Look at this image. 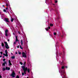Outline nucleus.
Wrapping results in <instances>:
<instances>
[{"label":"nucleus","mask_w":78,"mask_h":78,"mask_svg":"<svg viewBox=\"0 0 78 78\" xmlns=\"http://www.w3.org/2000/svg\"><path fill=\"white\" fill-rule=\"evenodd\" d=\"M62 78H64V76H63H63H62Z\"/></svg>","instance_id":"obj_50"},{"label":"nucleus","mask_w":78,"mask_h":78,"mask_svg":"<svg viewBox=\"0 0 78 78\" xmlns=\"http://www.w3.org/2000/svg\"><path fill=\"white\" fill-rule=\"evenodd\" d=\"M25 64H26V62H25L23 64L24 66H22V68L23 69V68L24 67V69H25Z\"/></svg>","instance_id":"obj_8"},{"label":"nucleus","mask_w":78,"mask_h":78,"mask_svg":"<svg viewBox=\"0 0 78 78\" xmlns=\"http://www.w3.org/2000/svg\"><path fill=\"white\" fill-rule=\"evenodd\" d=\"M1 45L2 47H4V46H5V45L2 42V43H1Z\"/></svg>","instance_id":"obj_15"},{"label":"nucleus","mask_w":78,"mask_h":78,"mask_svg":"<svg viewBox=\"0 0 78 78\" xmlns=\"http://www.w3.org/2000/svg\"><path fill=\"white\" fill-rule=\"evenodd\" d=\"M3 55L5 56H6V57H7V56H8V55H6V54H3Z\"/></svg>","instance_id":"obj_16"},{"label":"nucleus","mask_w":78,"mask_h":78,"mask_svg":"<svg viewBox=\"0 0 78 78\" xmlns=\"http://www.w3.org/2000/svg\"><path fill=\"white\" fill-rule=\"evenodd\" d=\"M19 73H20V71H19Z\"/></svg>","instance_id":"obj_51"},{"label":"nucleus","mask_w":78,"mask_h":78,"mask_svg":"<svg viewBox=\"0 0 78 78\" xmlns=\"http://www.w3.org/2000/svg\"><path fill=\"white\" fill-rule=\"evenodd\" d=\"M8 41L9 42V40L8 39Z\"/></svg>","instance_id":"obj_47"},{"label":"nucleus","mask_w":78,"mask_h":78,"mask_svg":"<svg viewBox=\"0 0 78 78\" xmlns=\"http://www.w3.org/2000/svg\"><path fill=\"white\" fill-rule=\"evenodd\" d=\"M5 36H8V30H6L5 31Z\"/></svg>","instance_id":"obj_7"},{"label":"nucleus","mask_w":78,"mask_h":78,"mask_svg":"<svg viewBox=\"0 0 78 78\" xmlns=\"http://www.w3.org/2000/svg\"><path fill=\"white\" fill-rule=\"evenodd\" d=\"M1 57H2V55L0 56V58H1Z\"/></svg>","instance_id":"obj_43"},{"label":"nucleus","mask_w":78,"mask_h":78,"mask_svg":"<svg viewBox=\"0 0 78 78\" xmlns=\"http://www.w3.org/2000/svg\"><path fill=\"white\" fill-rule=\"evenodd\" d=\"M48 29H50V27H48Z\"/></svg>","instance_id":"obj_40"},{"label":"nucleus","mask_w":78,"mask_h":78,"mask_svg":"<svg viewBox=\"0 0 78 78\" xmlns=\"http://www.w3.org/2000/svg\"><path fill=\"white\" fill-rule=\"evenodd\" d=\"M5 60H6V59L4 58V59H3V61H5Z\"/></svg>","instance_id":"obj_33"},{"label":"nucleus","mask_w":78,"mask_h":78,"mask_svg":"<svg viewBox=\"0 0 78 78\" xmlns=\"http://www.w3.org/2000/svg\"><path fill=\"white\" fill-rule=\"evenodd\" d=\"M50 25L51 27H53V24L51 23L50 24Z\"/></svg>","instance_id":"obj_21"},{"label":"nucleus","mask_w":78,"mask_h":78,"mask_svg":"<svg viewBox=\"0 0 78 78\" xmlns=\"http://www.w3.org/2000/svg\"><path fill=\"white\" fill-rule=\"evenodd\" d=\"M4 20L6 22H7V23H9L10 22L9 21V19L8 18H5Z\"/></svg>","instance_id":"obj_4"},{"label":"nucleus","mask_w":78,"mask_h":78,"mask_svg":"<svg viewBox=\"0 0 78 78\" xmlns=\"http://www.w3.org/2000/svg\"><path fill=\"white\" fill-rule=\"evenodd\" d=\"M21 43L22 45H23V41H22V40H21Z\"/></svg>","instance_id":"obj_20"},{"label":"nucleus","mask_w":78,"mask_h":78,"mask_svg":"<svg viewBox=\"0 0 78 78\" xmlns=\"http://www.w3.org/2000/svg\"><path fill=\"white\" fill-rule=\"evenodd\" d=\"M13 34H14V33Z\"/></svg>","instance_id":"obj_54"},{"label":"nucleus","mask_w":78,"mask_h":78,"mask_svg":"<svg viewBox=\"0 0 78 78\" xmlns=\"http://www.w3.org/2000/svg\"><path fill=\"white\" fill-rule=\"evenodd\" d=\"M23 57H24V58H27V55L25 54V53L23 52L22 53Z\"/></svg>","instance_id":"obj_6"},{"label":"nucleus","mask_w":78,"mask_h":78,"mask_svg":"<svg viewBox=\"0 0 78 78\" xmlns=\"http://www.w3.org/2000/svg\"><path fill=\"white\" fill-rule=\"evenodd\" d=\"M0 53H1V55H2V54H3V52H0Z\"/></svg>","instance_id":"obj_31"},{"label":"nucleus","mask_w":78,"mask_h":78,"mask_svg":"<svg viewBox=\"0 0 78 78\" xmlns=\"http://www.w3.org/2000/svg\"><path fill=\"white\" fill-rule=\"evenodd\" d=\"M23 69L24 71V72L25 74H26V72L27 71V67H26L25 68H24L23 67Z\"/></svg>","instance_id":"obj_3"},{"label":"nucleus","mask_w":78,"mask_h":78,"mask_svg":"<svg viewBox=\"0 0 78 78\" xmlns=\"http://www.w3.org/2000/svg\"><path fill=\"white\" fill-rule=\"evenodd\" d=\"M2 78V76H1V75H0V78Z\"/></svg>","instance_id":"obj_44"},{"label":"nucleus","mask_w":78,"mask_h":78,"mask_svg":"<svg viewBox=\"0 0 78 78\" xmlns=\"http://www.w3.org/2000/svg\"><path fill=\"white\" fill-rule=\"evenodd\" d=\"M64 64V61H62L61 62V65H63Z\"/></svg>","instance_id":"obj_18"},{"label":"nucleus","mask_w":78,"mask_h":78,"mask_svg":"<svg viewBox=\"0 0 78 78\" xmlns=\"http://www.w3.org/2000/svg\"><path fill=\"white\" fill-rule=\"evenodd\" d=\"M53 5H55V4H53Z\"/></svg>","instance_id":"obj_53"},{"label":"nucleus","mask_w":78,"mask_h":78,"mask_svg":"<svg viewBox=\"0 0 78 78\" xmlns=\"http://www.w3.org/2000/svg\"><path fill=\"white\" fill-rule=\"evenodd\" d=\"M9 66H12V63H11V60H9Z\"/></svg>","instance_id":"obj_12"},{"label":"nucleus","mask_w":78,"mask_h":78,"mask_svg":"<svg viewBox=\"0 0 78 78\" xmlns=\"http://www.w3.org/2000/svg\"><path fill=\"white\" fill-rule=\"evenodd\" d=\"M18 33H19V34H20V32L18 31Z\"/></svg>","instance_id":"obj_38"},{"label":"nucleus","mask_w":78,"mask_h":78,"mask_svg":"<svg viewBox=\"0 0 78 78\" xmlns=\"http://www.w3.org/2000/svg\"><path fill=\"white\" fill-rule=\"evenodd\" d=\"M65 67H66V68L67 69V66H66Z\"/></svg>","instance_id":"obj_46"},{"label":"nucleus","mask_w":78,"mask_h":78,"mask_svg":"<svg viewBox=\"0 0 78 78\" xmlns=\"http://www.w3.org/2000/svg\"><path fill=\"white\" fill-rule=\"evenodd\" d=\"M4 43L5 44V47L6 48H7V49H8V48H9V46H8V44L7 42L5 41Z\"/></svg>","instance_id":"obj_1"},{"label":"nucleus","mask_w":78,"mask_h":78,"mask_svg":"<svg viewBox=\"0 0 78 78\" xmlns=\"http://www.w3.org/2000/svg\"><path fill=\"white\" fill-rule=\"evenodd\" d=\"M5 69L6 70H10V68L9 67H5Z\"/></svg>","instance_id":"obj_11"},{"label":"nucleus","mask_w":78,"mask_h":78,"mask_svg":"<svg viewBox=\"0 0 78 78\" xmlns=\"http://www.w3.org/2000/svg\"><path fill=\"white\" fill-rule=\"evenodd\" d=\"M16 75V73L15 72H14V71H13L12 72V73L11 74V75L10 76H12V78H14L15 77V75Z\"/></svg>","instance_id":"obj_2"},{"label":"nucleus","mask_w":78,"mask_h":78,"mask_svg":"<svg viewBox=\"0 0 78 78\" xmlns=\"http://www.w3.org/2000/svg\"><path fill=\"white\" fill-rule=\"evenodd\" d=\"M20 46L21 49H23V48H22V47L21 46V45H20Z\"/></svg>","instance_id":"obj_26"},{"label":"nucleus","mask_w":78,"mask_h":78,"mask_svg":"<svg viewBox=\"0 0 78 78\" xmlns=\"http://www.w3.org/2000/svg\"><path fill=\"white\" fill-rule=\"evenodd\" d=\"M19 76L18 75L16 76V78H19Z\"/></svg>","instance_id":"obj_27"},{"label":"nucleus","mask_w":78,"mask_h":78,"mask_svg":"<svg viewBox=\"0 0 78 78\" xmlns=\"http://www.w3.org/2000/svg\"><path fill=\"white\" fill-rule=\"evenodd\" d=\"M64 69V66H62V69Z\"/></svg>","instance_id":"obj_28"},{"label":"nucleus","mask_w":78,"mask_h":78,"mask_svg":"<svg viewBox=\"0 0 78 78\" xmlns=\"http://www.w3.org/2000/svg\"><path fill=\"white\" fill-rule=\"evenodd\" d=\"M12 59H15V56L14 55H13L11 57Z\"/></svg>","instance_id":"obj_17"},{"label":"nucleus","mask_w":78,"mask_h":78,"mask_svg":"<svg viewBox=\"0 0 78 78\" xmlns=\"http://www.w3.org/2000/svg\"><path fill=\"white\" fill-rule=\"evenodd\" d=\"M3 71H5V70H6V69L5 68V67L3 68Z\"/></svg>","instance_id":"obj_22"},{"label":"nucleus","mask_w":78,"mask_h":78,"mask_svg":"<svg viewBox=\"0 0 78 78\" xmlns=\"http://www.w3.org/2000/svg\"><path fill=\"white\" fill-rule=\"evenodd\" d=\"M61 72L62 73V75H63L64 77V78H67V77H66V75H64V74H65V73H66L65 72H64V70L62 71Z\"/></svg>","instance_id":"obj_5"},{"label":"nucleus","mask_w":78,"mask_h":78,"mask_svg":"<svg viewBox=\"0 0 78 78\" xmlns=\"http://www.w3.org/2000/svg\"><path fill=\"white\" fill-rule=\"evenodd\" d=\"M20 64H21V65H23V63L21 62H20Z\"/></svg>","instance_id":"obj_24"},{"label":"nucleus","mask_w":78,"mask_h":78,"mask_svg":"<svg viewBox=\"0 0 78 78\" xmlns=\"http://www.w3.org/2000/svg\"><path fill=\"white\" fill-rule=\"evenodd\" d=\"M15 53H16V55H17V52H15Z\"/></svg>","instance_id":"obj_41"},{"label":"nucleus","mask_w":78,"mask_h":78,"mask_svg":"<svg viewBox=\"0 0 78 78\" xmlns=\"http://www.w3.org/2000/svg\"><path fill=\"white\" fill-rule=\"evenodd\" d=\"M16 42H17V41H19V40H18V37L17 36H16V40L15 41Z\"/></svg>","instance_id":"obj_9"},{"label":"nucleus","mask_w":78,"mask_h":78,"mask_svg":"<svg viewBox=\"0 0 78 78\" xmlns=\"http://www.w3.org/2000/svg\"><path fill=\"white\" fill-rule=\"evenodd\" d=\"M17 48H19V45L17 46Z\"/></svg>","instance_id":"obj_35"},{"label":"nucleus","mask_w":78,"mask_h":78,"mask_svg":"<svg viewBox=\"0 0 78 78\" xmlns=\"http://www.w3.org/2000/svg\"><path fill=\"white\" fill-rule=\"evenodd\" d=\"M27 72L28 73H30V70L29 68H27Z\"/></svg>","instance_id":"obj_13"},{"label":"nucleus","mask_w":78,"mask_h":78,"mask_svg":"<svg viewBox=\"0 0 78 78\" xmlns=\"http://www.w3.org/2000/svg\"><path fill=\"white\" fill-rule=\"evenodd\" d=\"M10 20L11 22H13V21H14V19L12 18L10 19Z\"/></svg>","instance_id":"obj_14"},{"label":"nucleus","mask_w":78,"mask_h":78,"mask_svg":"<svg viewBox=\"0 0 78 78\" xmlns=\"http://www.w3.org/2000/svg\"><path fill=\"white\" fill-rule=\"evenodd\" d=\"M55 11H56V10H55Z\"/></svg>","instance_id":"obj_55"},{"label":"nucleus","mask_w":78,"mask_h":78,"mask_svg":"<svg viewBox=\"0 0 78 78\" xmlns=\"http://www.w3.org/2000/svg\"><path fill=\"white\" fill-rule=\"evenodd\" d=\"M6 9H8V8H6Z\"/></svg>","instance_id":"obj_42"},{"label":"nucleus","mask_w":78,"mask_h":78,"mask_svg":"<svg viewBox=\"0 0 78 78\" xmlns=\"http://www.w3.org/2000/svg\"><path fill=\"white\" fill-rule=\"evenodd\" d=\"M2 6H3V7H5V5H3Z\"/></svg>","instance_id":"obj_48"},{"label":"nucleus","mask_w":78,"mask_h":78,"mask_svg":"<svg viewBox=\"0 0 78 78\" xmlns=\"http://www.w3.org/2000/svg\"><path fill=\"white\" fill-rule=\"evenodd\" d=\"M54 35H56V33H54Z\"/></svg>","instance_id":"obj_32"},{"label":"nucleus","mask_w":78,"mask_h":78,"mask_svg":"<svg viewBox=\"0 0 78 78\" xmlns=\"http://www.w3.org/2000/svg\"><path fill=\"white\" fill-rule=\"evenodd\" d=\"M5 53L6 55H8V52H7V50H5Z\"/></svg>","instance_id":"obj_19"},{"label":"nucleus","mask_w":78,"mask_h":78,"mask_svg":"<svg viewBox=\"0 0 78 78\" xmlns=\"http://www.w3.org/2000/svg\"><path fill=\"white\" fill-rule=\"evenodd\" d=\"M5 58V56H3V58Z\"/></svg>","instance_id":"obj_45"},{"label":"nucleus","mask_w":78,"mask_h":78,"mask_svg":"<svg viewBox=\"0 0 78 78\" xmlns=\"http://www.w3.org/2000/svg\"><path fill=\"white\" fill-rule=\"evenodd\" d=\"M16 44V42H14V44Z\"/></svg>","instance_id":"obj_37"},{"label":"nucleus","mask_w":78,"mask_h":78,"mask_svg":"<svg viewBox=\"0 0 78 78\" xmlns=\"http://www.w3.org/2000/svg\"><path fill=\"white\" fill-rule=\"evenodd\" d=\"M4 12H6V10L5 9H4L3 10Z\"/></svg>","instance_id":"obj_23"},{"label":"nucleus","mask_w":78,"mask_h":78,"mask_svg":"<svg viewBox=\"0 0 78 78\" xmlns=\"http://www.w3.org/2000/svg\"><path fill=\"white\" fill-rule=\"evenodd\" d=\"M55 3H57L58 2V1H56V0H55Z\"/></svg>","instance_id":"obj_29"},{"label":"nucleus","mask_w":78,"mask_h":78,"mask_svg":"<svg viewBox=\"0 0 78 78\" xmlns=\"http://www.w3.org/2000/svg\"><path fill=\"white\" fill-rule=\"evenodd\" d=\"M6 6H7V7H8V4H6Z\"/></svg>","instance_id":"obj_34"},{"label":"nucleus","mask_w":78,"mask_h":78,"mask_svg":"<svg viewBox=\"0 0 78 78\" xmlns=\"http://www.w3.org/2000/svg\"><path fill=\"white\" fill-rule=\"evenodd\" d=\"M27 78H29L28 77H27Z\"/></svg>","instance_id":"obj_52"},{"label":"nucleus","mask_w":78,"mask_h":78,"mask_svg":"<svg viewBox=\"0 0 78 78\" xmlns=\"http://www.w3.org/2000/svg\"><path fill=\"white\" fill-rule=\"evenodd\" d=\"M22 75L23 76V75H24V73H22Z\"/></svg>","instance_id":"obj_30"},{"label":"nucleus","mask_w":78,"mask_h":78,"mask_svg":"<svg viewBox=\"0 0 78 78\" xmlns=\"http://www.w3.org/2000/svg\"><path fill=\"white\" fill-rule=\"evenodd\" d=\"M19 55H20V54H21V52H19Z\"/></svg>","instance_id":"obj_39"},{"label":"nucleus","mask_w":78,"mask_h":78,"mask_svg":"<svg viewBox=\"0 0 78 78\" xmlns=\"http://www.w3.org/2000/svg\"><path fill=\"white\" fill-rule=\"evenodd\" d=\"M65 53L64 52V51L63 52V55H64V56H65V54H64Z\"/></svg>","instance_id":"obj_36"},{"label":"nucleus","mask_w":78,"mask_h":78,"mask_svg":"<svg viewBox=\"0 0 78 78\" xmlns=\"http://www.w3.org/2000/svg\"><path fill=\"white\" fill-rule=\"evenodd\" d=\"M7 62H4V63H2V66H5V64H7Z\"/></svg>","instance_id":"obj_10"},{"label":"nucleus","mask_w":78,"mask_h":78,"mask_svg":"<svg viewBox=\"0 0 78 78\" xmlns=\"http://www.w3.org/2000/svg\"><path fill=\"white\" fill-rule=\"evenodd\" d=\"M45 30H46V31H48V27L46 28Z\"/></svg>","instance_id":"obj_25"},{"label":"nucleus","mask_w":78,"mask_h":78,"mask_svg":"<svg viewBox=\"0 0 78 78\" xmlns=\"http://www.w3.org/2000/svg\"><path fill=\"white\" fill-rule=\"evenodd\" d=\"M56 14H58V13L57 12V13H56Z\"/></svg>","instance_id":"obj_49"}]
</instances>
